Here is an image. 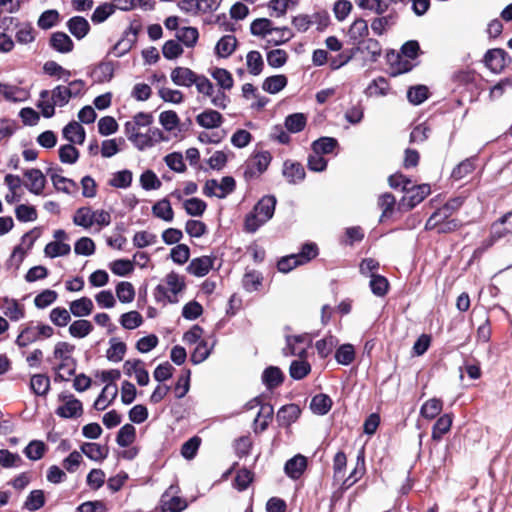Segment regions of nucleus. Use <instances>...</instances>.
Returning <instances> with one entry per match:
<instances>
[{
  "label": "nucleus",
  "instance_id": "obj_51",
  "mask_svg": "<svg viewBox=\"0 0 512 512\" xmlns=\"http://www.w3.org/2000/svg\"><path fill=\"white\" fill-rule=\"evenodd\" d=\"M359 44L361 45L359 49L362 52H366L370 56L371 61H376L381 56L382 48L378 40L368 38L362 40Z\"/></svg>",
  "mask_w": 512,
  "mask_h": 512
},
{
  "label": "nucleus",
  "instance_id": "obj_9",
  "mask_svg": "<svg viewBox=\"0 0 512 512\" xmlns=\"http://www.w3.org/2000/svg\"><path fill=\"white\" fill-rule=\"evenodd\" d=\"M62 168H49L47 170V174L50 176L53 186L56 190L61 191L66 194L74 193L78 186L77 183L69 178L59 175L58 172H61Z\"/></svg>",
  "mask_w": 512,
  "mask_h": 512
},
{
  "label": "nucleus",
  "instance_id": "obj_1",
  "mask_svg": "<svg viewBox=\"0 0 512 512\" xmlns=\"http://www.w3.org/2000/svg\"><path fill=\"white\" fill-rule=\"evenodd\" d=\"M276 203V198L273 195L262 197L254 206L253 211L245 217V230L254 233L268 222L274 215Z\"/></svg>",
  "mask_w": 512,
  "mask_h": 512
},
{
  "label": "nucleus",
  "instance_id": "obj_12",
  "mask_svg": "<svg viewBox=\"0 0 512 512\" xmlns=\"http://www.w3.org/2000/svg\"><path fill=\"white\" fill-rule=\"evenodd\" d=\"M28 182L25 187L35 195H41L46 185V178L39 169H28L24 172Z\"/></svg>",
  "mask_w": 512,
  "mask_h": 512
},
{
  "label": "nucleus",
  "instance_id": "obj_26",
  "mask_svg": "<svg viewBox=\"0 0 512 512\" xmlns=\"http://www.w3.org/2000/svg\"><path fill=\"white\" fill-rule=\"evenodd\" d=\"M274 414V409L270 404H263L254 420V432L259 433L267 429L269 422Z\"/></svg>",
  "mask_w": 512,
  "mask_h": 512
},
{
  "label": "nucleus",
  "instance_id": "obj_28",
  "mask_svg": "<svg viewBox=\"0 0 512 512\" xmlns=\"http://www.w3.org/2000/svg\"><path fill=\"white\" fill-rule=\"evenodd\" d=\"M283 380V373L276 366L266 368L262 374V381L270 390L282 384Z\"/></svg>",
  "mask_w": 512,
  "mask_h": 512
},
{
  "label": "nucleus",
  "instance_id": "obj_45",
  "mask_svg": "<svg viewBox=\"0 0 512 512\" xmlns=\"http://www.w3.org/2000/svg\"><path fill=\"white\" fill-rule=\"evenodd\" d=\"M214 343L210 346L207 341L201 340L198 342L193 353L191 354V362L193 364H200L205 361L211 354Z\"/></svg>",
  "mask_w": 512,
  "mask_h": 512
},
{
  "label": "nucleus",
  "instance_id": "obj_54",
  "mask_svg": "<svg viewBox=\"0 0 512 512\" xmlns=\"http://www.w3.org/2000/svg\"><path fill=\"white\" fill-rule=\"evenodd\" d=\"M307 118L303 113H294L286 117L285 127L291 133L302 131L306 125Z\"/></svg>",
  "mask_w": 512,
  "mask_h": 512
},
{
  "label": "nucleus",
  "instance_id": "obj_3",
  "mask_svg": "<svg viewBox=\"0 0 512 512\" xmlns=\"http://www.w3.org/2000/svg\"><path fill=\"white\" fill-rule=\"evenodd\" d=\"M184 289V277L172 271L166 275L163 283L157 285L154 296L158 302L168 301L170 303H177V296Z\"/></svg>",
  "mask_w": 512,
  "mask_h": 512
},
{
  "label": "nucleus",
  "instance_id": "obj_2",
  "mask_svg": "<svg viewBox=\"0 0 512 512\" xmlns=\"http://www.w3.org/2000/svg\"><path fill=\"white\" fill-rule=\"evenodd\" d=\"M69 91L66 86L58 85L52 91L42 90L37 107L41 109V114L45 118H51L55 114V106L63 107L70 100Z\"/></svg>",
  "mask_w": 512,
  "mask_h": 512
},
{
  "label": "nucleus",
  "instance_id": "obj_8",
  "mask_svg": "<svg viewBox=\"0 0 512 512\" xmlns=\"http://www.w3.org/2000/svg\"><path fill=\"white\" fill-rule=\"evenodd\" d=\"M59 399L64 402L56 409V414L61 418L78 417L83 412L81 401L74 398L73 395H59Z\"/></svg>",
  "mask_w": 512,
  "mask_h": 512
},
{
  "label": "nucleus",
  "instance_id": "obj_13",
  "mask_svg": "<svg viewBox=\"0 0 512 512\" xmlns=\"http://www.w3.org/2000/svg\"><path fill=\"white\" fill-rule=\"evenodd\" d=\"M49 46L61 54H67L73 51L74 42L66 33L57 31L51 34L49 38Z\"/></svg>",
  "mask_w": 512,
  "mask_h": 512
},
{
  "label": "nucleus",
  "instance_id": "obj_30",
  "mask_svg": "<svg viewBox=\"0 0 512 512\" xmlns=\"http://www.w3.org/2000/svg\"><path fill=\"white\" fill-rule=\"evenodd\" d=\"M237 39L233 35L223 36L216 44V54L222 58L230 56L236 49Z\"/></svg>",
  "mask_w": 512,
  "mask_h": 512
},
{
  "label": "nucleus",
  "instance_id": "obj_5",
  "mask_svg": "<svg viewBox=\"0 0 512 512\" xmlns=\"http://www.w3.org/2000/svg\"><path fill=\"white\" fill-rule=\"evenodd\" d=\"M178 493L179 486L177 482L172 483L161 496L162 512H182L187 507V501L180 497Z\"/></svg>",
  "mask_w": 512,
  "mask_h": 512
},
{
  "label": "nucleus",
  "instance_id": "obj_53",
  "mask_svg": "<svg viewBox=\"0 0 512 512\" xmlns=\"http://www.w3.org/2000/svg\"><path fill=\"white\" fill-rule=\"evenodd\" d=\"M452 425V417L449 414H444L433 426L432 438L434 440H440L444 434H446Z\"/></svg>",
  "mask_w": 512,
  "mask_h": 512
},
{
  "label": "nucleus",
  "instance_id": "obj_43",
  "mask_svg": "<svg viewBox=\"0 0 512 512\" xmlns=\"http://www.w3.org/2000/svg\"><path fill=\"white\" fill-rule=\"evenodd\" d=\"M136 438V429L132 424H125L117 434L116 442L120 447L130 446Z\"/></svg>",
  "mask_w": 512,
  "mask_h": 512
},
{
  "label": "nucleus",
  "instance_id": "obj_40",
  "mask_svg": "<svg viewBox=\"0 0 512 512\" xmlns=\"http://www.w3.org/2000/svg\"><path fill=\"white\" fill-rule=\"evenodd\" d=\"M338 146V141L332 137H321L312 143V151L318 154H330Z\"/></svg>",
  "mask_w": 512,
  "mask_h": 512
},
{
  "label": "nucleus",
  "instance_id": "obj_6",
  "mask_svg": "<svg viewBox=\"0 0 512 512\" xmlns=\"http://www.w3.org/2000/svg\"><path fill=\"white\" fill-rule=\"evenodd\" d=\"M310 344L311 338L308 334L286 336V346L283 348V355L304 358Z\"/></svg>",
  "mask_w": 512,
  "mask_h": 512
},
{
  "label": "nucleus",
  "instance_id": "obj_59",
  "mask_svg": "<svg viewBox=\"0 0 512 512\" xmlns=\"http://www.w3.org/2000/svg\"><path fill=\"white\" fill-rule=\"evenodd\" d=\"M46 451V445L40 440H32L24 449V454L30 460H39Z\"/></svg>",
  "mask_w": 512,
  "mask_h": 512
},
{
  "label": "nucleus",
  "instance_id": "obj_11",
  "mask_svg": "<svg viewBox=\"0 0 512 512\" xmlns=\"http://www.w3.org/2000/svg\"><path fill=\"white\" fill-rule=\"evenodd\" d=\"M506 56V51L501 48L490 49L484 55V63L492 72L498 73L506 65Z\"/></svg>",
  "mask_w": 512,
  "mask_h": 512
},
{
  "label": "nucleus",
  "instance_id": "obj_32",
  "mask_svg": "<svg viewBox=\"0 0 512 512\" xmlns=\"http://www.w3.org/2000/svg\"><path fill=\"white\" fill-rule=\"evenodd\" d=\"M30 388L38 396H45L50 389V379L44 374H35L31 377Z\"/></svg>",
  "mask_w": 512,
  "mask_h": 512
},
{
  "label": "nucleus",
  "instance_id": "obj_48",
  "mask_svg": "<svg viewBox=\"0 0 512 512\" xmlns=\"http://www.w3.org/2000/svg\"><path fill=\"white\" fill-rule=\"evenodd\" d=\"M361 9L370 10L377 15H383L389 10V3L383 0H355Z\"/></svg>",
  "mask_w": 512,
  "mask_h": 512
},
{
  "label": "nucleus",
  "instance_id": "obj_62",
  "mask_svg": "<svg viewBox=\"0 0 512 512\" xmlns=\"http://www.w3.org/2000/svg\"><path fill=\"white\" fill-rule=\"evenodd\" d=\"M246 63L252 75H259L262 72L264 62L258 51H250L246 56Z\"/></svg>",
  "mask_w": 512,
  "mask_h": 512
},
{
  "label": "nucleus",
  "instance_id": "obj_57",
  "mask_svg": "<svg viewBox=\"0 0 512 512\" xmlns=\"http://www.w3.org/2000/svg\"><path fill=\"white\" fill-rule=\"evenodd\" d=\"M447 208L437 209L426 221V230H436L442 223L451 218V215L447 212Z\"/></svg>",
  "mask_w": 512,
  "mask_h": 512
},
{
  "label": "nucleus",
  "instance_id": "obj_16",
  "mask_svg": "<svg viewBox=\"0 0 512 512\" xmlns=\"http://www.w3.org/2000/svg\"><path fill=\"white\" fill-rule=\"evenodd\" d=\"M301 410L296 404L282 406L277 412V422L282 427H289L300 416Z\"/></svg>",
  "mask_w": 512,
  "mask_h": 512
},
{
  "label": "nucleus",
  "instance_id": "obj_25",
  "mask_svg": "<svg viewBox=\"0 0 512 512\" xmlns=\"http://www.w3.org/2000/svg\"><path fill=\"white\" fill-rule=\"evenodd\" d=\"M15 28L17 29L15 39L18 44L28 45L35 41L36 30L31 23H16Z\"/></svg>",
  "mask_w": 512,
  "mask_h": 512
},
{
  "label": "nucleus",
  "instance_id": "obj_58",
  "mask_svg": "<svg viewBox=\"0 0 512 512\" xmlns=\"http://www.w3.org/2000/svg\"><path fill=\"white\" fill-rule=\"evenodd\" d=\"M336 361L341 365H350L355 359V350L351 344L341 345L335 353Z\"/></svg>",
  "mask_w": 512,
  "mask_h": 512
},
{
  "label": "nucleus",
  "instance_id": "obj_18",
  "mask_svg": "<svg viewBox=\"0 0 512 512\" xmlns=\"http://www.w3.org/2000/svg\"><path fill=\"white\" fill-rule=\"evenodd\" d=\"M118 388L114 383H108L102 389L100 395L95 400L93 407L98 411L105 410L117 397Z\"/></svg>",
  "mask_w": 512,
  "mask_h": 512
},
{
  "label": "nucleus",
  "instance_id": "obj_24",
  "mask_svg": "<svg viewBox=\"0 0 512 512\" xmlns=\"http://www.w3.org/2000/svg\"><path fill=\"white\" fill-rule=\"evenodd\" d=\"M108 447L94 442H87L81 445V454L86 455L94 461H102L108 456Z\"/></svg>",
  "mask_w": 512,
  "mask_h": 512
},
{
  "label": "nucleus",
  "instance_id": "obj_63",
  "mask_svg": "<svg viewBox=\"0 0 512 512\" xmlns=\"http://www.w3.org/2000/svg\"><path fill=\"white\" fill-rule=\"evenodd\" d=\"M116 295L120 302L130 303L135 297V290L130 282L122 281L116 286Z\"/></svg>",
  "mask_w": 512,
  "mask_h": 512
},
{
  "label": "nucleus",
  "instance_id": "obj_33",
  "mask_svg": "<svg viewBox=\"0 0 512 512\" xmlns=\"http://www.w3.org/2000/svg\"><path fill=\"white\" fill-rule=\"evenodd\" d=\"M46 503V498L43 490H32L24 502V509L29 511H36L41 509Z\"/></svg>",
  "mask_w": 512,
  "mask_h": 512
},
{
  "label": "nucleus",
  "instance_id": "obj_4",
  "mask_svg": "<svg viewBox=\"0 0 512 512\" xmlns=\"http://www.w3.org/2000/svg\"><path fill=\"white\" fill-rule=\"evenodd\" d=\"M53 333V328L47 324L33 325L30 323L21 330L16 339V344L19 347H26L40 338H50Z\"/></svg>",
  "mask_w": 512,
  "mask_h": 512
},
{
  "label": "nucleus",
  "instance_id": "obj_31",
  "mask_svg": "<svg viewBox=\"0 0 512 512\" xmlns=\"http://www.w3.org/2000/svg\"><path fill=\"white\" fill-rule=\"evenodd\" d=\"M332 407V400L326 394L315 395L310 403V409L317 415H325Z\"/></svg>",
  "mask_w": 512,
  "mask_h": 512
},
{
  "label": "nucleus",
  "instance_id": "obj_34",
  "mask_svg": "<svg viewBox=\"0 0 512 512\" xmlns=\"http://www.w3.org/2000/svg\"><path fill=\"white\" fill-rule=\"evenodd\" d=\"M110 347L106 352V357L111 362L122 361L126 353V344L122 341H118L116 338H111L109 341Z\"/></svg>",
  "mask_w": 512,
  "mask_h": 512
},
{
  "label": "nucleus",
  "instance_id": "obj_41",
  "mask_svg": "<svg viewBox=\"0 0 512 512\" xmlns=\"http://www.w3.org/2000/svg\"><path fill=\"white\" fill-rule=\"evenodd\" d=\"M93 330V325L90 321L80 319L72 322L69 326V333L74 338H84L89 335Z\"/></svg>",
  "mask_w": 512,
  "mask_h": 512
},
{
  "label": "nucleus",
  "instance_id": "obj_36",
  "mask_svg": "<svg viewBox=\"0 0 512 512\" xmlns=\"http://www.w3.org/2000/svg\"><path fill=\"white\" fill-rule=\"evenodd\" d=\"M176 37L178 41L182 42L186 47L192 48L198 41L199 32L195 27H182L178 30Z\"/></svg>",
  "mask_w": 512,
  "mask_h": 512
},
{
  "label": "nucleus",
  "instance_id": "obj_47",
  "mask_svg": "<svg viewBox=\"0 0 512 512\" xmlns=\"http://www.w3.org/2000/svg\"><path fill=\"white\" fill-rule=\"evenodd\" d=\"M311 371V365L301 358L300 360L292 361L289 374L294 380H301L306 377Z\"/></svg>",
  "mask_w": 512,
  "mask_h": 512
},
{
  "label": "nucleus",
  "instance_id": "obj_64",
  "mask_svg": "<svg viewBox=\"0 0 512 512\" xmlns=\"http://www.w3.org/2000/svg\"><path fill=\"white\" fill-rule=\"evenodd\" d=\"M159 122L166 131L171 132L177 128L180 120L175 111L167 110L160 113Z\"/></svg>",
  "mask_w": 512,
  "mask_h": 512
},
{
  "label": "nucleus",
  "instance_id": "obj_10",
  "mask_svg": "<svg viewBox=\"0 0 512 512\" xmlns=\"http://www.w3.org/2000/svg\"><path fill=\"white\" fill-rule=\"evenodd\" d=\"M215 259L216 257L214 256H201L194 258L190 261L186 270L193 276L204 277L213 268Z\"/></svg>",
  "mask_w": 512,
  "mask_h": 512
},
{
  "label": "nucleus",
  "instance_id": "obj_15",
  "mask_svg": "<svg viewBox=\"0 0 512 512\" xmlns=\"http://www.w3.org/2000/svg\"><path fill=\"white\" fill-rule=\"evenodd\" d=\"M197 74L187 67H176L171 71L172 82L177 86L191 87L194 85Z\"/></svg>",
  "mask_w": 512,
  "mask_h": 512
},
{
  "label": "nucleus",
  "instance_id": "obj_50",
  "mask_svg": "<svg viewBox=\"0 0 512 512\" xmlns=\"http://www.w3.org/2000/svg\"><path fill=\"white\" fill-rule=\"evenodd\" d=\"M442 411V401L437 398L427 400L420 409V414L426 419H433Z\"/></svg>",
  "mask_w": 512,
  "mask_h": 512
},
{
  "label": "nucleus",
  "instance_id": "obj_60",
  "mask_svg": "<svg viewBox=\"0 0 512 512\" xmlns=\"http://www.w3.org/2000/svg\"><path fill=\"white\" fill-rule=\"evenodd\" d=\"M92 215L93 210L90 207H81L76 211L73 222L77 226L88 229L93 225Z\"/></svg>",
  "mask_w": 512,
  "mask_h": 512
},
{
  "label": "nucleus",
  "instance_id": "obj_19",
  "mask_svg": "<svg viewBox=\"0 0 512 512\" xmlns=\"http://www.w3.org/2000/svg\"><path fill=\"white\" fill-rule=\"evenodd\" d=\"M306 467L307 458L298 454L286 462L284 469L288 477L297 480L302 476Z\"/></svg>",
  "mask_w": 512,
  "mask_h": 512
},
{
  "label": "nucleus",
  "instance_id": "obj_56",
  "mask_svg": "<svg viewBox=\"0 0 512 512\" xmlns=\"http://www.w3.org/2000/svg\"><path fill=\"white\" fill-rule=\"evenodd\" d=\"M211 76L223 90H230L233 87V78L231 73L224 68H215Z\"/></svg>",
  "mask_w": 512,
  "mask_h": 512
},
{
  "label": "nucleus",
  "instance_id": "obj_61",
  "mask_svg": "<svg viewBox=\"0 0 512 512\" xmlns=\"http://www.w3.org/2000/svg\"><path fill=\"white\" fill-rule=\"evenodd\" d=\"M262 276L257 271H247L243 277L242 285L248 292H254L259 289L262 284Z\"/></svg>",
  "mask_w": 512,
  "mask_h": 512
},
{
  "label": "nucleus",
  "instance_id": "obj_39",
  "mask_svg": "<svg viewBox=\"0 0 512 512\" xmlns=\"http://www.w3.org/2000/svg\"><path fill=\"white\" fill-rule=\"evenodd\" d=\"M154 216L166 222H171L174 217V212L170 202L167 199H162L156 202L152 207Z\"/></svg>",
  "mask_w": 512,
  "mask_h": 512
},
{
  "label": "nucleus",
  "instance_id": "obj_7",
  "mask_svg": "<svg viewBox=\"0 0 512 512\" xmlns=\"http://www.w3.org/2000/svg\"><path fill=\"white\" fill-rule=\"evenodd\" d=\"M271 155L268 151L254 154L246 163L245 177L254 178L261 175L269 166Z\"/></svg>",
  "mask_w": 512,
  "mask_h": 512
},
{
  "label": "nucleus",
  "instance_id": "obj_27",
  "mask_svg": "<svg viewBox=\"0 0 512 512\" xmlns=\"http://www.w3.org/2000/svg\"><path fill=\"white\" fill-rule=\"evenodd\" d=\"M3 312L12 321H18L24 318V306L19 304L15 299L4 298Z\"/></svg>",
  "mask_w": 512,
  "mask_h": 512
},
{
  "label": "nucleus",
  "instance_id": "obj_14",
  "mask_svg": "<svg viewBox=\"0 0 512 512\" xmlns=\"http://www.w3.org/2000/svg\"><path fill=\"white\" fill-rule=\"evenodd\" d=\"M398 21V13L391 10L387 15L374 18L371 22V29L377 36L383 35L388 29L396 25Z\"/></svg>",
  "mask_w": 512,
  "mask_h": 512
},
{
  "label": "nucleus",
  "instance_id": "obj_37",
  "mask_svg": "<svg viewBox=\"0 0 512 512\" xmlns=\"http://www.w3.org/2000/svg\"><path fill=\"white\" fill-rule=\"evenodd\" d=\"M286 85L287 77L280 74L267 77L262 84V88L264 91L270 94H276L280 92Z\"/></svg>",
  "mask_w": 512,
  "mask_h": 512
},
{
  "label": "nucleus",
  "instance_id": "obj_55",
  "mask_svg": "<svg viewBox=\"0 0 512 512\" xmlns=\"http://www.w3.org/2000/svg\"><path fill=\"white\" fill-rule=\"evenodd\" d=\"M475 170V158H467L460 162L451 173L454 180H460Z\"/></svg>",
  "mask_w": 512,
  "mask_h": 512
},
{
  "label": "nucleus",
  "instance_id": "obj_22",
  "mask_svg": "<svg viewBox=\"0 0 512 512\" xmlns=\"http://www.w3.org/2000/svg\"><path fill=\"white\" fill-rule=\"evenodd\" d=\"M66 26L69 32L78 40L83 39L90 31L89 22L82 16H74L70 18Z\"/></svg>",
  "mask_w": 512,
  "mask_h": 512
},
{
  "label": "nucleus",
  "instance_id": "obj_20",
  "mask_svg": "<svg viewBox=\"0 0 512 512\" xmlns=\"http://www.w3.org/2000/svg\"><path fill=\"white\" fill-rule=\"evenodd\" d=\"M406 193L408 196L404 200L407 201L408 208L412 209L431 193V188L428 184H421L416 187H408Z\"/></svg>",
  "mask_w": 512,
  "mask_h": 512
},
{
  "label": "nucleus",
  "instance_id": "obj_52",
  "mask_svg": "<svg viewBox=\"0 0 512 512\" xmlns=\"http://www.w3.org/2000/svg\"><path fill=\"white\" fill-rule=\"evenodd\" d=\"M71 251V247L69 244L60 242V241H53L48 243L45 246L44 253L46 256L50 258H56L59 256H65L68 255Z\"/></svg>",
  "mask_w": 512,
  "mask_h": 512
},
{
  "label": "nucleus",
  "instance_id": "obj_46",
  "mask_svg": "<svg viewBox=\"0 0 512 512\" xmlns=\"http://www.w3.org/2000/svg\"><path fill=\"white\" fill-rule=\"evenodd\" d=\"M271 20L267 18L255 19L250 25L251 34L254 36L266 37L273 32Z\"/></svg>",
  "mask_w": 512,
  "mask_h": 512
},
{
  "label": "nucleus",
  "instance_id": "obj_23",
  "mask_svg": "<svg viewBox=\"0 0 512 512\" xmlns=\"http://www.w3.org/2000/svg\"><path fill=\"white\" fill-rule=\"evenodd\" d=\"M63 137L70 143L83 144L85 141L86 133L81 124L76 121L69 122L63 128Z\"/></svg>",
  "mask_w": 512,
  "mask_h": 512
},
{
  "label": "nucleus",
  "instance_id": "obj_21",
  "mask_svg": "<svg viewBox=\"0 0 512 512\" xmlns=\"http://www.w3.org/2000/svg\"><path fill=\"white\" fill-rule=\"evenodd\" d=\"M196 122L203 128L213 129L222 125L223 117L218 111L207 109L197 115Z\"/></svg>",
  "mask_w": 512,
  "mask_h": 512
},
{
  "label": "nucleus",
  "instance_id": "obj_38",
  "mask_svg": "<svg viewBox=\"0 0 512 512\" xmlns=\"http://www.w3.org/2000/svg\"><path fill=\"white\" fill-rule=\"evenodd\" d=\"M223 479L233 478V480H253L254 474L251 470L240 467L238 463H234L228 470L223 473Z\"/></svg>",
  "mask_w": 512,
  "mask_h": 512
},
{
  "label": "nucleus",
  "instance_id": "obj_29",
  "mask_svg": "<svg viewBox=\"0 0 512 512\" xmlns=\"http://www.w3.org/2000/svg\"><path fill=\"white\" fill-rule=\"evenodd\" d=\"M93 302L88 297H82L70 303V312L75 317L88 316L93 311Z\"/></svg>",
  "mask_w": 512,
  "mask_h": 512
},
{
  "label": "nucleus",
  "instance_id": "obj_42",
  "mask_svg": "<svg viewBox=\"0 0 512 512\" xmlns=\"http://www.w3.org/2000/svg\"><path fill=\"white\" fill-rule=\"evenodd\" d=\"M116 11V6L114 1L112 3H103L96 7L94 12L91 15V20L95 24H100L106 21L114 12Z\"/></svg>",
  "mask_w": 512,
  "mask_h": 512
},
{
  "label": "nucleus",
  "instance_id": "obj_17",
  "mask_svg": "<svg viewBox=\"0 0 512 512\" xmlns=\"http://www.w3.org/2000/svg\"><path fill=\"white\" fill-rule=\"evenodd\" d=\"M305 169L298 163L287 160L283 165V176L290 184H297L305 179Z\"/></svg>",
  "mask_w": 512,
  "mask_h": 512
},
{
  "label": "nucleus",
  "instance_id": "obj_44",
  "mask_svg": "<svg viewBox=\"0 0 512 512\" xmlns=\"http://www.w3.org/2000/svg\"><path fill=\"white\" fill-rule=\"evenodd\" d=\"M369 286L374 295L378 297H383L388 292L389 282L382 275L371 274Z\"/></svg>",
  "mask_w": 512,
  "mask_h": 512
},
{
  "label": "nucleus",
  "instance_id": "obj_49",
  "mask_svg": "<svg viewBox=\"0 0 512 512\" xmlns=\"http://www.w3.org/2000/svg\"><path fill=\"white\" fill-rule=\"evenodd\" d=\"M60 20V14L55 9L44 11L38 18L37 25L43 30H48L57 25Z\"/></svg>",
  "mask_w": 512,
  "mask_h": 512
},
{
  "label": "nucleus",
  "instance_id": "obj_35",
  "mask_svg": "<svg viewBox=\"0 0 512 512\" xmlns=\"http://www.w3.org/2000/svg\"><path fill=\"white\" fill-rule=\"evenodd\" d=\"M369 34L368 24L362 19H356L350 26L348 35L354 42L360 43Z\"/></svg>",
  "mask_w": 512,
  "mask_h": 512
}]
</instances>
